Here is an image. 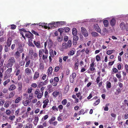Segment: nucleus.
<instances>
[{
  "mask_svg": "<svg viewBox=\"0 0 128 128\" xmlns=\"http://www.w3.org/2000/svg\"><path fill=\"white\" fill-rule=\"evenodd\" d=\"M16 61V60L14 57H10L8 60V62L6 64V67L7 68L12 67L15 63Z\"/></svg>",
  "mask_w": 128,
  "mask_h": 128,
  "instance_id": "obj_1",
  "label": "nucleus"
},
{
  "mask_svg": "<svg viewBox=\"0 0 128 128\" xmlns=\"http://www.w3.org/2000/svg\"><path fill=\"white\" fill-rule=\"evenodd\" d=\"M72 44V41L70 40H68L67 43H63L62 44V46L63 48L62 50H63V48L66 49L70 48L71 47Z\"/></svg>",
  "mask_w": 128,
  "mask_h": 128,
  "instance_id": "obj_2",
  "label": "nucleus"
},
{
  "mask_svg": "<svg viewBox=\"0 0 128 128\" xmlns=\"http://www.w3.org/2000/svg\"><path fill=\"white\" fill-rule=\"evenodd\" d=\"M55 22H52L51 23H50L48 24V26L46 25V26H45V28L46 29H47L48 28V29H50L52 28H55Z\"/></svg>",
  "mask_w": 128,
  "mask_h": 128,
  "instance_id": "obj_3",
  "label": "nucleus"
},
{
  "mask_svg": "<svg viewBox=\"0 0 128 128\" xmlns=\"http://www.w3.org/2000/svg\"><path fill=\"white\" fill-rule=\"evenodd\" d=\"M45 49H41L39 50V56L40 57H41L42 55L44 53L46 55L48 54V52L47 53H45Z\"/></svg>",
  "mask_w": 128,
  "mask_h": 128,
  "instance_id": "obj_4",
  "label": "nucleus"
},
{
  "mask_svg": "<svg viewBox=\"0 0 128 128\" xmlns=\"http://www.w3.org/2000/svg\"><path fill=\"white\" fill-rule=\"evenodd\" d=\"M76 74L75 73L73 72L72 74V76H70V82L72 83H73L74 80L76 77Z\"/></svg>",
  "mask_w": 128,
  "mask_h": 128,
  "instance_id": "obj_5",
  "label": "nucleus"
},
{
  "mask_svg": "<svg viewBox=\"0 0 128 128\" xmlns=\"http://www.w3.org/2000/svg\"><path fill=\"white\" fill-rule=\"evenodd\" d=\"M28 33H26L25 34V36L28 38L33 39V34L30 31L28 32Z\"/></svg>",
  "mask_w": 128,
  "mask_h": 128,
  "instance_id": "obj_6",
  "label": "nucleus"
},
{
  "mask_svg": "<svg viewBox=\"0 0 128 128\" xmlns=\"http://www.w3.org/2000/svg\"><path fill=\"white\" fill-rule=\"evenodd\" d=\"M72 44L73 45H76L77 44V41L78 40V37L76 35L73 36Z\"/></svg>",
  "mask_w": 128,
  "mask_h": 128,
  "instance_id": "obj_7",
  "label": "nucleus"
},
{
  "mask_svg": "<svg viewBox=\"0 0 128 128\" xmlns=\"http://www.w3.org/2000/svg\"><path fill=\"white\" fill-rule=\"evenodd\" d=\"M65 22L62 21L56 22L55 27L56 28L64 24Z\"/></svg>",
  "mask_w": 128,
  "mask_h": 128,
  "instance_id": "obj_8",
  "label": "nucleus"
},
{
  "mask_svg": "<svg viewBox=\"0 0 128 128\" xmlns=\"http://www.w3.org/2000/svg\"><path fill=\"white\" fill-rule=\"evenodd\" d=\"M92 63L90 64V67L89 68V69L90 71H92L94 70H95V69L94 67V61H93L92 62V61H91Z\"/></svg>",
  "mask_w": 128,
  "mask_h": 128,
  "instance_id": "obj_9",
  "label": "nucleus"
},
{
  "mask_svg": "<svg viewBox=\"0 0 128 128\" xmlns=\"http://www.w3.org/2000/svg\"><path fill=\"white\" fill-rule=\"evenodd\" d=\"M12 38L11 37H9L8 38L6 41V44L8 47L10 46L12 43Z\"/></svg>",
  "mask_w": 128,
  "mask_h": 128,
  "instance_id": "obj_10",
  "label": "nucleus"
},
{
  "mask_svg": "<svg viewBox=\"0 0 128 128\" xmlns=\"http://www.w3.org/2000/svg\"><path fill=\"white\" fill-rule=\"evenodd\" d=\"M53 71L52 67L50 66L49 68L47 70L48 77L50 75L52 74Z\"/></svg>",
  "mask_w": 128,
  "mask_h": 128,
  "instance_id": "obj_11",
  "label": "nucleus"
},
{
  "mask_svg": "<svg viewBox=\"0 0 128 128\" xmlns=\"http://www.w3.org/2000/svg\"><path fill=\"white\" fill-rule=\"evenodd\" d=\"M45 24L44 23H39L38 24H32L31 25H37V26H42V27H44V28L45 26H46V24Z\"/></svg>",
  "mask_w": 128,
  "mask_h": 128,
  "instance_id": "obj_12",
  "label": "nucleus"
},
{
  "mask_svg": "<svg viewBox=\"0 0 128 128\" xmlns=\"http://www.w3.org/2000/svg\"><path fill=\"white\" fill-rule=\"evenodd\" d=\"M34 44L38 48H40L41 47L40 46V42L39 41H36L34 40L33 41Z\"/></svg>",
  "mask_w": 128,
  "mask_h": 128,
  "instance_id": "obj_13",
  "label": "nucleus"
},
{
  "mask_svg": "<svg viewBox=\"0 0 128 128\" xmlns=\"http://www.w3.org/2000/svg\"><path fill=\"white\" fill-rule=\"evenodd\" d=\"M25 60V61L26 62V64L25 65V67H27L30 64V59H28L27 57L26 58Z\"/></svg>",
  "mask_w": 128,
  "mask_h": 128,
  "instance_id": "obj_14",
  "label": "nucleus"
},
{
  "mask_svg": "<svg viewBox=\"0 0 128 128\" xmlns=\"http://www.w3.org/2000/svg\"><path fill=\"white\" fill-rule=\"evenodd\" d=\"M18 90L19 92L21 91L22 90V82H20L18 83Z\"/></svg>",
  "mask_w": 128,
  "mask_h": 128,
  "instance_id": "obj_15",
  "label": "nucleus"
},
{
  "mask_svg": "<svg viewBox=\"0 0 128 128\" xmlns=\"http://www.w3.org/2000/svg\"><path fill=\"white\" fill-rule=\"evenodd\" d=\"M16 88L15 85L14 84H12L8 88V89L10 91L13 90Z\"/></svg>",
  "mask_w": 128,
  "mask_h": 128,
  "instance_id": "obj_16",
  "label": "nucleus"
},
{
  "mask_svg": "<svg viewBox=\"0 0 128 128\" xmlns=\"http://www.w3.org/2000/svg\"><path fill=\"white\" fill-rule=\"evenodd\" d=\"M116 23V20L114 18H112L110 21V24L112 26H114Z\"/></svg>",
  "mask_w": 128,
  "mask_h": 128,
  "instance_id": "obj_17",
  "label": "nucleus"
},
{
  "mask_svg": "<svg viewBox=\"0 0 128 128\" xmlns=\"http://www.w3.org/2000/svg\"><path fill=\"white\" fill-rule=\"evenodd\" d=\"M25 72L27 75H29L32 73L31 70L28 68H27L25 69Z\"/></svg>",
  "mask_w": 128,
  "mask_h": 128,
  "instance_id": "obj_18",
  "label": "nucleus"
},
{
  "mask_svg": "<svg viewBox=\"0 0 128 128\" xmlns=\"http://www.w3.org/2000/svg\"><path fill=\"white\" fill-rule=\"evenodd\" d=\"M31 100H26L24 102H23V104L24 106H27L30 103Z\"/></svg>",
  "mask_w": 128,
  "mask_h": 128,
  "instance_id": "obj_19",
  "label": "nucleus"
},
{
  "mask_svg": "<svg viewBox=\"0 0 128 128\" xmlns=\"http://www.w3.org/2000/svg\"><path fill=\"white\" fill-rule=\"evenodd\" d=\"M39 118L38 116H35L34 118V120L33 122V123L35 126L37 125L38 121Z\"/></svg>",
  "mask_w": 128,
  "mask_h": 128,
  "instance_id": "obj_20",
  "label": "nucleus"
},
{
  "mask_svg": "<svg viewBox=\"0 0 128 128\" xmlns=\"http://www.w3.org/2000/svg\"><path fill=\"white\" fill-rule=\"evenodd\" d=\"M79 64L78 63V61L76 62H75L74 65V69L75 70H77L78 69Z\"/></svg>",
  "mask_w": 128,
  "mask_h": 128,
  "instance_id": "obj_21",
  "label": "nucleus"
},
{
  "mask_svg": "<svg viewBox=\"0 0 128 128\" xmlns=\"http://www.w3.org/2000/svg\"><path fill=\"white\" fill-rule=\"evenodd\" d=\"M39 74L38 72H35L34 76V80L36 79L39 76Z\"/></svg>",
  "mask_w": 128,
  "mask_h": 128,
  "instance_id": "obj_22",
  "label": "nucleus"
},
{
  "mask_svg": "<svg viewBox=\"0 0 128 128\" xmlns=\"http://www.w3.org/2000/svg\"><path fill=\"white\" fill-rule=\"evenodd\" d=\"M120 27L122 30H124L125 29L126 25L124 22H121L120 25Z\"/></svg>",
  "mask_w": 128,
  "mask_h": 128,
  "instance_id": "obj_23",
  "label": "nucleus"
},
{
  "mask_svg": "<svg viewBox=\"0 0 128 128\" xmlns=\"http://www.w3.org/2000/svg\"><path fill=\"white\" fill-rule=\"evenodd\" d=\"M77 34V30L75 28H74L72 29V34L73 36H76Z\"/></svg>",
  "mask_w": 128,
  "mask_h": 128,
  "instance_id": "obj_24",
  "label": "nucleus"
},
{
  "mask_svg": "<svg viewBox=\"0 0 128 128\" xmlns=\"http://www.w3.org/2000/svg\"><path fill=\"white\" fill-rule=\"evenodd\" d=\"M20 53L18 52V51H17L15 52L14 54V56L16 58H18L20 56Z\"/></svg>",
  "mask_w": 128,
  "mask_h": 128,
  "instance_id": "obj_25",
  "label": "nucleus"
},
{
  "mask_svg": "<svg viewBox=\"0 0 128 128\" xmlns=\"http://www.w3.org/2000/svg\"><path fill=\"white\" fill-rule=\"evenodd\" d=\"M17 49V51H18V52L20 53H22L24 50L23 47H18Z\"/></svg>",
  "mask_w": 128,
  "mask_h": 128,
  "instance_id": "obj_26",
  "label": "nucleus"
},
{
  "mask_svg": "<svg viewBox=\"0 0 128 128\" xmlns=\"http://www.w3.org/2000/svg\"><path fill=\"white\" fill-rule=\"evenodd\" d=\"M11 102L9 101H6L4 104V107L7 108L9 107V104L11 103Z\"/></svg>",
  "mask_w": 128,
  "mask_h": 128,
  "instance_id": "obj_27",
  "label": "nucleus"
},
{
  "mask_svg": "<svg viewBox=\"0 0 128 128\" xmlns=\"http://www.w3.org/2000/svg\"><path fill=\"white\" fill-rule=\"evenodd\" d=\"M59 94V92L57 91H55L53 93L52 95L56 97Z\"/></svg>",
  "mask_w": 128,
  "mask_h": 128,
  "instance_id": "obj_28",
  "label": "nucleus"
},
{
  "mask_svg": "<svg viewBox=\"0 0 128 128\" xmlns=\"http://www.w3.org/2000/svg\"><path fill=\"white\" fill-rule=\"evenodd\" d=\"M22 98V97L21 98L20 97H18L16 98L15 101V103L17 104L21 100Z\"/></svg>",
  "mask_w": 128,
  "mask_h": 128,
  "instance_id": "obj_29",
  "label": "nucleus"
},
{
  "mask_svg": "<svg viewBox=\"0 0 128 128\" xmlns=\"http://www.w3.org/2000/svg\"><path fill=\"white\" fill-rule=\"evenodd\" d=\"M104 26L106 27H107L108 25V22L107 20H105L104 21Z\"/></svg>",
  "mask_w": 128,
  "mask_h": 128,
  "instance_id": "obj_30",
  "label": "nucleus"
},
{
  "mask_svg": "<svg viewBox=\"0 0 128 128\" xmlns=\"http://www.w3.org/2000/svg\"><path fill=\"white\" fill-rule=\"evenodd\" d=\"M49 54L50 55V56H51L52 58L54 57V56L53 53V50H52L51 49L50 50Z\"/></svg>",
  "mask_w": 128,
  "mask_h": 128,
  "instance_id": "obj_31",
  "label": "nucleus"
},
{
  "mask_svg": "<svg viewBox=\"0 0 128 128\" xmlns=\"http://www.w3.org/2000/svg\"><path fill=\"white\" fill-rule=\"evenodd\" d=\"M33 126L32 124L28 123L26 124L25 128H32Z\"/></svg>",
  "mask_w": 128,
  "mask_h": 128,
  "instance_id": "obj_32",
  "label": "nucleus"
},
{
  "mask_svg": "<svg viewBox=\"0 0 128 128\" xmlns=\"http://www.w3.org/2000/svg\"><path fill=\"white\" fill-rule=\"evenodd\" d=\"M15 94V93L14 92H10L8 98H10L13 97L14 96Z\"/></svg>",
  "mask_w": 128,
  "mask_h": 128,
  "instance_id": "obj_33",
  "label": "nucleus"
},
{
  "mask_svg": "<svg viewBox=\"0 0 128 128\" xmlns=\"http://www.w3.org/2000/svg\"><path fill=\"white\" fill-rule=\"evenodd\" d=\"M107 84H106V87L107 88H110L111 87V83L110 82H107Z\"/></svg>",
  "mask_w": 128,
  "mask_h": 128,
  "instance_id": "obj_34",
  "label": "nucleus"
},
{
  "mask_svg": "<svg viewBox=\"0 0 128 128\" xmlns=\"http://www.w3.org/2000/svg\"><path fill=\"white\" fill-rule=\"evenodd\" d=\"M92 36L96 37V36H98V34L95 32H93L91 34Z\"/></svg>",
  "mask_w": 128,
  "mask_h": 128,
  "instance_id": "obj_35",
  "label": "nucleus"
},
{
  "mask_svg": "<svg viewBox=\"0 0 128 128\" xmlns=\"http://www.w3.org/2000/svg\"><path fill=\"white\" fill-rule=\"evenodd\" d=\"M114 52V50H109L107 51L106 54H107L110 55L112 53Z\"/></svg>",
  "mask_w": 128,
  "mask_h": 128,
  "instance_id": "obj_36",
  "label": "nucleus"
},
{
  "mask_svg": "<svg viewBox=\"0 0 128 128\" xmlns=\"http://www.w3.org/2000/svg\"><path fill=\"white\" fill-rule=\"evenodd\" d=\"M48 116L47 115H46L44 116L42 119V121H44V120H46L48 118Z\"/></svg>",
  "mask_w": 128,
  "mask_h": 128,
  "instance_id": "obj_37",
  "label": "nucleus"
},
{
  "mask_svg": "<svg viewBox=\"0 0 128 128\" xmlns=\"http://www.w3.org/2000/svg\"><path fill=\"white\" fill-rule=\"evenodd\" d=\"M44 64L43 63H40V70H43L44 68Z\"/></svg>",
  "mask_w": 128,
  "mask_h": 128,
  "instance_id": "obj_38",
  "label": "nucleus"
},
{
  "mask_svg": "<svg viewBox=\"0 0 128 128\" xmlns=\"http://www.w3.org/2000/svg\"><path fill=\"white\" fill-rule=\"evenodd\" d=\"M43 94L41 93H39L37 95V98H40L43 96Z\"/></svg>",
  "mask_w": 128,
  "mask_h": 128,
  "instance_id": "obj_39",
  "label": "nucleus"
},
{
  "mask_svg": "<svg viewBox=\"0 0 128 128\" xmlns=\"http://www.w3.org/2000/svg\"><path fill=\"white\" fill-rule=\"evenodd\" d=\"M10 81V80L9 79H8L6 80L3 83V84L4 86H6V84L9 82Z\"/></svg>",
  "mask_w": 128,
  "mask_h": 128,
  "instance_id": "obj_40",
  "label": "nucleus"
},
{
  "mask_svg": "<svg viewBox=\"0 0 128 128\" xmlns=\"http://www.w3.org/2000/svg\"><path fill=\"white\" fill-rule=\"evenodd\" d=\"M12 68L11 67L10 68H8L6 70V72L7 73L10 74L12 72Z\"/></svg>",
  "mask_w": 128,
  "mask_h": 128,
  "instance_id": "obj_41",
  "label": "nucleus"
},
{
  "mask_svg": "<svg viewBox=\"0 0 128 128\" xmlns=\"http://www.w3.org/2000/svg\"><path fill=\"white\" fill-rule=\"evenodd\" d=\"M96 58L97 62L99 61L100 60V57L99 55H97L96 56Z\"/></svg>",
  "mask_w": 128,
  "mask_h": 128,
  "instance_id": "obj_42",
  "label": "nucleus"
},
{
  "mask_svg": "<svg viewBox=\"0 0 128 128\" xmlns=\"http://www.w3.org/2000/svg\"><path fill=\"white\" fill-rule=\"evenodd\" d=\"M95 30L98 32L100 33L101 32L100 29L98 26H96V28L95 27Z\"/></svg>",
  "mask_w": 128,
  "mask_h": 128,
  "instance_id": "obj_43",
  "label": "nucleus"
},
{
  "mask_svg": "<svg viewBox=\"0 0 128 128\" xmlns=\"http://www.w3.org/2000/svg\"><path fill=\"white\" fill-rule=\"evenodd\" d=\"M63 30L65 32H68L70 30V28L68 27H67L65 28H63Z\"/></svg>",
  "mask_w": 128,
  "mask_h": 128,
  "instance_id": "obj_44",
  "label": "nucleus"
},
{
  "mask_svg": "<svg viewBox=\"0 0 128 128\" xmlns=\"http://www.w3.org/2000/svg\"><path fill=\"white\" fill-rule=\"evenodd\" d=\"M8 47V46L7 45H5V46L4 50L5 52H7L8 51L9 49Z\"/></svg>",
  "mask_w": 128,
  "mask_h": 128,
  "instance_id": "obj_45",
  "label": "nucleus"
},
{
  "mask_svg": "<svg viewBox=\"0 0 128 128\" xmlns=\"http://www.w3.org/2000/svg\"><path fill=\"white\" fill-rule=\"evenodd\" d=\"M67 100L66 99H64L62 102V103L63 105H65L67 103Z\"/></svg>",
  "mask_w": 128,
  "mask_h": 128,
  "instance_id": "obj_46",
  "label": "nucleus"
},
{
  "mask_svg": "<svg viewBox=\"0 0 128 128\" xmlns=\"http://www.w3.org/2000/svg\"><path fill=\"white\" fill-rule=\"evenodd\" d=\"M18 126H16V128H22L23 126V125L21 123H18Z\"/></svg>",
  "mask_w": 128,
  "mask_h": 128,
  "instance_id": "obj_47",
  "label": "nucleus"
},
{
  "mask_svg": "<svg viewBox=\"0 0 128 128\" xmlns=\"http://www.w3.org/2000/svg\"><path fill=\"white\" fill-rule=\"evenodd\" d=\"M63 28H59L58 29V31H59L61 35L62 34L63 32Z\"/></svg>",
  "mask_w": 128,
  "mask_h": 128,
  "instance_id": "obj_48",
  "label": "nucleus"
},
{
  "mask_svg": "<svg viewBox=\"0 0 128 128\" xmlns=\"http://www.w3.org/2000/svg\"><path fill=\"white\" fill-rule=\"evenodd\" d=\"M47 42H46L44 43V49H45V53H47L48 52V50L47 48H46V46L47 45Z\"/></svg>",
  "mask_w": 128,
  "mask_h": 128,
  "instance_id": "obj_49",
  "label": "nucleus"
},
{
  "mask_svg": "<svg viewBox=\"0 0 128 128\" xmlns=\"http://www.w3.org/2000/svg\"><path fill=\"white\" fill-rule=\"evenodd\" d=\"M49 102V100L48 99H47L45 100L44 101H43V103L44 104H45L47 105H48V103Z\"/></svg>",
  "mask_w": 128,
  "mask_h": 128,
  "instance_id": "obj_50",
  "label": "nucleus"
},
{
  "mask_svg": "<svg viewBox=\"0 0 128 128\" xmlns=\"http://www.w3.org/2000/svg\"><path fill=\"white\" fill-rule=\"evenodd\" d=\"M31 32L32 33L34 34H35L37 36H39V35L38 34L37 32H35L34 30H31Z\"/></svg>",
  "mask_w": 128,
  "mask_h": 128,
  "instance_id": "obj_51",
  "label": "nucleus"
},
{
  "mask_svg": "<svg viewBox=\"0 0 128 128\" xmlns=\"http://www.w3.org/2000/svg\"><path fill=\"white\" fill-rule=\"evenodd\" d=\"M100 80V76H98L96 79V82L97 84L98 83Z\"/></svg>",
  "mask_w": 128,
  "mask_h": 128,
  "instance_id": "obj_52",
  "label": "nucleus"
},
{
  "mask_svg": "<svg viewBox=\"0 0 128 128\" xmlns=\"http://www.w3.org/2000/svg\"><path fill=\"white\" fill-rule=\"evenodd\" d=\"M82 34L85 37H87L88 36V34L87 31H85Z\"/></svg>",
  "mask_w": 128,
  "mask_h": 128,
  "instance_id": "obj_53",
  "label": "nucleus"
},
{
  "mask_svg": "<svg viewBox=\"0 0 128 128\" xmlns=\"http://www.w3.org/2000/svg\"><path fill=\"white\" fill-rule=\"evenodd\" d=\"M63 39V37H60L58 36V42H61L62 40Z\"/></svg>",
  "mask_w": 128,
  "mask_h": 128,
  "instance_id": "obj_54",
  "label": "nucleus"
},
{
  "mask_svg": "<svg viewBox=\"0 0 128 128\" xmlns=\"http://www.w3.org/2000/svg\"><path fill=\"white\" fill-rule=\"evenodd\" d=\"M100 102V100L99 99H98L95 103L94 104V106H96L98 105Z\"/></svg>",
  "mask_w": 128,
  "mask_h": 128,
  "instance_id": "obj_55",
  "label": "nucleus"
},
{
  "mask_svg": "<svg viewBox=\"0 0 128 128\" xmlns=\"http://www.w3.org/2000/svg\"><path fill=\"white\" fill-rule=\"evenodd\" d=\"M47 55L46 54L45 55H44V54L42 55V58L43 60H44L47 58L48 57V55Z\"/></svg>",
  "mask_w": 128,
  "mask_h": 128,
  "instance_id": "obj_56",
  "label": "nucleus"
},
{
  "mask_svg": "<svg viewBox=\"0 0 128 128\" xmlns=\"http://www.w3.org/2000/svg\"><path fill=\"white\" fill-rule=\"evenodd\" d=\"M4 60V59H2L0 61V67L2 66L3 65Z\"/></svg>",
  "mask_w": 128,
  "mask_h": 128,
  "instance_id": "obj_57",
  "label": "nucleus"
},
{
  "mask_svg": "<svg viewBox=\"0 0 128 128\" xmlns=\"http://www.w3.org/2000/svg\"><path fill=\"white\" fill-rule=\"evenodd\" d=\"M21 71L20 70H17L16 73L15 74V75L16 76H18L20 74V73Z\"/></svg>",
  "mask_w": 128,
  "mask_h": 128,
  "instance_id": "obj_58",
  "label": "nucleus"
},
{
  "mask_svg": "<svg viewBox=\"0 0 128 128\" xmlns=\"http://www.w3.org/2000/svg\"><path fill=\"white\" fill-rule=\"evenodd\" d=\"M69 56H64L63 58V60L64 62H66V60L68 59Z\"/></svg>",
  "mask_w": 128,
  "mask_h": 128,
  "instance_id": "obj_59",
  "label": "nucleus"
},
{
  "mask_svg": "<svg viewBox=\"0 0 128 128\" xmlns=\"http://www.w3.org/2000/svg\"><path fill=\"white\" fill-rule=\"evenodd\" d=\"M81 32H82V34L85 31H87V30H86V29L84 27H82L81 28Z\"/></svg>",
  "mask_w": 128,
  "mask_h": 128,
  "instance_id": "obj_60",
  "label": "nucleus"
},
{
  "mask_svg": "<svg viewBox=\"0 0 128 128\" xmlns=\"http://www.w3.org/2000/svg\"><path fill=\"white\" fill-rule=\"evenodd\" d=\"M28 45L30 46H32L33 48L35 47L34 45L33 44L32 42L28 43Z\"/></svg>",
  "mask_w": 128,
  "mask_h": 128,
  "instance_id": "obj_61",
  "label": "nucleus"
},
{
  "mask_svg": "<svg viewBox=\"0 0 128 128\" xmlns=\"http://www.w3.org/2000/svg\"><path fill=\"white\" fill-rule=\"evenodd\" d=\"M60 67L59 66H56L55 67L54 69V71L56 72H57L59 70Z\"/></svg>",
  "mask_w": 128,
  "mask_h": 128,
  "instance_id": "obj_62",
  "label": "nucleus"
},
{
  "mask_svg": "<svg viewBox=\"0 0 128 128\" xmlns=\"http://www.w3.org/2000/svg\"><path fill=\"white\" fill-rule=\"evenodd\" d=\"M124 68L126 72L128 73V65L126 64L125 65Z\"/></svg>",
  "mask_w": 128,
  "mask_h": 128,
  "instance_id": "obj_63",
  "label": "nucleus"
},
{
  "mask_svg": "<svg viewBox=\"0 0 128 128\" xmlns=\"http://www.w3.org/2000/svg\"><path fill=\"white\" fill-rule=\"evenodd\" d=\"M54 82H55L57 83L59 81V78L58 77H56L54 78Z\"/></svg>",
  "mask_w": 128,
  "mask_h": 128,
  "instance_id": "obj_64",
  "label": "nucleus"
}]
</instances>
